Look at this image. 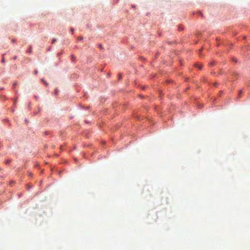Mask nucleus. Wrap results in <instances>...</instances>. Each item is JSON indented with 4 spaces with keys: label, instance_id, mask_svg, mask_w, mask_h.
<instances>
[{
    "label": "nucleus",
    "instance_id": "f257e3e1",
    "mask_svg": "<svg viewBox=\"0 0 250 250\" xmlns=\"http://www.w3.org/2000/svg\"><path fill=\"white\" fill-rule=\"evenodd\" d=\"M242 90H241L239 91V98H240L241 97V94H242Z\"/></svg>",
    "mask_w": 250,
    "mask_h": 250
},
{
    "label": "nucleus",
    "instance_id": "f03ea898",
    "mask_svg": "<svg viewBox=\"0 0 250 250\" xmlns=\"http://www.w3.org/2000/svg\"><path fill=\"white\" fill-rule=\"evenodd\" d=\"M11 161V160H6V161H5V163H6V164H9Z\"/></svg>",
    "mask_w": 250,
    "mask_h": 250
},
{
    "label": "nucleus",
    "instance_id": "7ed1b4c3",
    "mask_svg": "<svg viewBox=\"0 0 250 250\" xmlns=\"http://www.w3.org/2000/svg\"><path fill=\"white\" fill-rule=\"evenodd\" d=\"M198 67V68H199V69H201V68H202V65H199Z\"/></svg>",
    "mask_w": 250,
    "mask_h": 250
},
{
    "label": "nucleus",
    "instance_id": "20e7f679",
    "mask_svg": "<svg viewBox=\"0 0 250 250\" xmlns=\"http://www.w3.org/2000/svg\"><path fill=\"white\" fill-rule=\"evenodd\" d=\"M56 41V39H53L52 40V43Z\"/></svg>",
    "mask_w": 250,
    "mask_h": 250
},
{
    "label": "nucleus",
    "instance_id": "39448f33",
    "mask_svg": "<svg viewBox=\"0 0 250 250\" xmlns=\"http://www.w3.org/2000/svg\"><path fill=\"white\" fill-rule=\"evenodd\" d=\"M2 62H4V59L3 58L2 59Z\"/></svg>",
    "mask_w": 250,
    "mask_h": 250
},
{
    "label": "nucleus",
    "instance_id": "423d86ee",
    "mask_svg": "<svg viewBox=\"0 0 250 250\" xmlns=\"http://www.w3.org/2000/svg\"><path fill=\"white\" fill-rule=\"evenodd\" d=\"M71 31L72 32V33H73V31H74V29L71 28Z\"/></svg>",
    "mask_w": 250,
    "mask_h": 250
},
{
    "label": "nucleus",
    "instance_id": "0eeeda50",
    "mask_svg": "<svg viewBox=\"0 0 250 250\" xmlns=\"http://www.w3.org/2000/svg\"><path fill=\"white\" fill-rule=\"evenodd\" d=\"M37 73H38V71H37V70H35V74H37Z\"/></svg>",
    "mask_w": 250,
    "mask_h": 250
},
{
    "label": "nucleus",
    "instance_id": "6e6552de",
    "mask_svg": "<svg viewBox=\"0 0 250 250\" xmlns=\"http://www.w3.org/2000/svg\"><path fill=\"white\" fill-rule=\"evenodd\" d=\"M119 77L121 78V74H119Z\"/></svg>",
    "mask_w": 250,
    "mask_h": 250
},
{
    "label": "nucleus",
    "instance_id": "1a4fd4ad",
    "mask_svg": "<svg viewBox=\"0 0 250 250\" xmlns=\"http://www.w3.org/2000/svg\"><path fill=\"white\" fill-rule=\"evenodd\" d=\"M56 93L58 92V90L57 89H56Z\"/></svg>",
    "mask_w": 250,
    "mask_h": 250
},
{
    "label": "nucleus",
    "instance_id": "9d476101",
    "mask_svg": "<svg viewBox=\"0 0 250 250\" xmlns=\"http://www.w3.org/2000/svg\"><path fill=\"white\" fill-rule=\"evenodd\" d=\"M99 46H100V47H101V48L102 47V45H99Z\"/></svg>",
    "mask_w": 250,
    "mask_h": 250
},
{
    "label": "nucleus",
    "instance_id": "9b49d317",
    "mask_svg": "<svg viewBox=\"0 0 250 250\" xmlns=\"http://www.w3.org/2000/svg\"><path fill=\"white\" fill-rule=\"evenodd\" d=\"M16 85V83H14V85Z\"/></svg>",
    "mask_w": 250,
    "mask_h": 250
},
{
    "label": "nucleus",
    "instance_id": "f8f14e48",
    "mask_svg": "<svg viewBox=\"0 0 250 250\" xmlns=\"http://www.w3.org/2000/svg\"><path fill=\"white\" fill-rule=\"evenodd\" d=\"M29 175L31 176V173H29Z\"/></svg>",
    "mask_w": 250,
    "mask_h": 250
},
{
    "label": "nucleus",
    "instance_id": "ddd939ff",
    "mask_svg": "<svg viewBox=\"0 0 250 250\" xmlns=\"http://www.w3.org/2000/svg\"><path fill=\"white\" fill-rule=\"evenodd\" d=\"M82 39H83L82 38H80V40H82Z\"/></svg>",
    "mask_w": 250,
    "mask_h": 250
}]
</instances>
